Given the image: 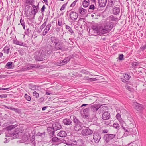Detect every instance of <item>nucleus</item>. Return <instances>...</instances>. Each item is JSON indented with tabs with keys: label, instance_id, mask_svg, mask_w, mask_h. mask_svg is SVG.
<instances>
[{
	"label": "nucleus",
	"instance_id": "obj_62",
	"mask_svg": "<svg viewBox=\"0 0 146 146\" xmlns=\"http://www.w3.org/2000/svg\"><path fill=\"white\" fill-rule=\"evenodd\" d=\"M46 8L45 5L44 4L43 5V6L42 7L41 9V11L42 13L44 12L45 11V9Z\"/></svg>",
	"mask_w": 146,
	"mask_h": 146
},
{
	"label": "nucleus",
	"instance_id": "obj_42",
	"mask_svg": "<svg viewBox=\"0 0 146 146\" xmlns=\"http://www.w3.org/2000/svg\"><path fill=\"white\" fill-rule=\"evenodd\" d=\"M108 107L107 106H102V108H100L99 110L101 111V112H102V113H103L104 111V110H108Z\"/></svg>",
	"mask_w": 146,
	"mask_h": 146
},
{
	"label": "nucleus",
	"instance_id": "obj_9",
	"mask_svg": "<svg viewBox=\"0 0 146 146\" xmlns=\"http://www.w3.org/2000/svg\"><path fill=\"white\" fill-rule=\"evenodd\" d=\"M120 6L117 5L114 6L112 9V13L115 15H118L120 12Z\"/></svg>",
	"mask_w": 146,
	"mask_h": 146
},
{
	"label": "nucleus",
	"instance_id": "obj_28",
	"mask_svg": "<svg viewBox=\"0 0 146 146\" xmlns=\"http://www.w3.org/2000/svg\"><path fill=\"white\" fill-rule=\"evenodd\" d=\"M31 33V31L30 30L29 28H28L25 30L24 32V33L26 35H28L29 36H30L31 35V36L33 37V35Z\"/></svg>",
	"mask_w": 146,
	"mask_h": 146
},
{
	"label": "nucleus",
	"instance_id": "obj_23",
	"mask_svg": "<svg viewBox=\"0 0 146 146\" xmlns=\"http://www.w3.org/2000/svg\"><path fill=\"white\" fill-rule=\"evenodd\" d=\"M72 58V56H69L67 57H65L63 60H62V62L64 65H65L68 62H69Z\"/></svg>",
	"mask_w": 146,
	"mask_h": 146
},
{
	"label": "nucleus",
	"instance_id": "obj_26",
	"mask_svg": "<svg viewBox=\"0 0 146 146\" xmlns=\"http://www.w3.org/2000/svg\"><path fill=\"white\" fill-rule=\"evenodd\" d=\"M90 3L89 0H84L82 2V5L84 7H88Z\"/></svg>",
	"mask_w": 146,
	"mask_h": 146
},
{
	"label": "nucleus",
	"instance_id": "obj_29",
	"mask_svg": "<svg viewBox=\"0 0 146 146\" xmlns=\"http://www.w3.org/2000/svg\"><path fill=\"white\" fill-rule=\"evenodd\" d=\"M12 64L13 62H9L7 63L5 68L9 69H13V68L14 66L12 67Z\"/></svg>",
	"mask_w": 146,
	"mask_h": 146
},
{
	"label": "nucleus",
	"instance_id": "obj_41",
	"mask_svg": "<svg viewBox=\"0 0 146 146\" xmlns=\"http://www.w3.org/2000/svg\"><path fill=\"white\" fill-rule=\"evenodd\" d=\"M128 130L131 135H133L135 134V130L134 129L130 128L128 129Z\"/></svg>",
	"mask_w": 146,
	"mask_h": 146
},
{
	"label": "nucleus",
	"instance_id": "obj_55",
	"mask_svg": "<svg viewBox=\"0 0 146 146\" xmlns=\"http://www.w3.org/2000/svg\"><path fill=\"white\" fill-rule=\"evenodd\" d=\"M121 125L122 128L123 129L124 131H125L128 130V128L127 127H125L122 124H121Z\"/></svg>",
	"mask_w": 146,
	"mask_h": 146
},
{
	"label": "nucleus",
	"instance_id": "obj_38",
	"mask_svg": "<svg viewBox=\"0 0 146 146\" xmlns=\"http://www.w3.org/2000/svg\"><path fill=\"white\" fill-rule=\"evenodd\" d=\"M32 7H33V10L31 11V12H33V11L36 12H38L40 9H38L35 5H33Z\"/></svg>",
	"mask_w": 146,
	"mask_h": 146
},
{
	"label": "nucleus",
	"instance_id": "obj_32",
	"mask_svg": "<svg viewBox=\"0 0 146 146\" xmlns=\"http://www.w3.org/2000/svg\"><path fill=\"white\" fill-rule=\"evenodd\" d=\"M90 109V108L87 107L85 108L83 110V113L84 114L86 117H88V113Z\"/></svg>",
	"mask_w": 146,
	"mask_h": 146
},
{
	"label": "nucleus",
	"instance_id": "obj_61",
	"mask_svg": "<svg viewBox=\"0 0 146 146\" xmlns=\"http://www.w3.org/2000/svg\"><path fill=\"white\" fill-rule=\"evenodd\" d=\"M146 49V43L145 44V45H144L142 46H141L140 47V49L142 51H144Z\"/></svg>",
	"mask_w": 146,
	"mask_h": 146
},
{
	"label": "nucleus",
	"instance_id": "obj_64",
	"mask_svg": "<svg viewBox=\"0 0 146 146\" xmlns=\"http://www.w3.org/2000/svg\"><path fill=\"white\" fill-rule=\"evenodd\" d=\"M138 63L137 62H135L132 63V66L133 67H135L138 64Z\"/></svg>",
	"mask_w": 146,
	"mask_h": 146
},
{
	"label": "nucleus",
	"instance_id": "obj_47",
	"mask_svg": "<svg viewBox=\"0 0 146 146\" xmlns=\"http://www.w3.org/2000/svg\"><path fill=\"white\" fill-rule=\"evenodd\" d=\"M46 23V21H45L44 23L40 26V29L41 31H42V29L45 27Z\"/></svg>",
	"mask_w": 146,
	"mask_h": 146
},
{
	"label": "nucleus",
	"instance_id": "obj_33",
	"mask_svg": "<svg viewBox=\"0 0 146 146\" xmlns=\"http://www.w3.org/2000/svg\"><path fill=\"white\" fill-rule=\"evenodd\" d=\"M35 2L34 0H25V3L27 5H33Z\"/></svg>",
	"mask_w": 146,
	"mask_h": 146
},
{
	"label": "nucleus",
	"instance_id": "obj_56",
	"mask_svg": "<svg viewBox=\"0 0 146 146\" xmlns=\"http://www.w3.org/2000/svg\"><path fill=\"white\" fill-rule=\"evenodd\" d=\"M67 3L68 2H67L66 3L64 4H63V5L61 7V8H60V11H62V10H64V9H65V7L67 5Z\"/></svg>",
	"mask_w": 146,
	"mask_h": 146
},
{
	"label": "nucleus",
	"instance_id": "obj_10",
	"mask_svg": "<svg viewBox=\"0 0 146 146\" xmlns=\"http://www.w3.org/2000/svg\"><path fill=\"white\" fill-rule=\"evenodd\" d=\"M78 13L74 11H72L70 13L69 16L70 19L72 21L76 20L78 17Z\"/></svg>",
	"mask_w": 146,
	"mask_h": 146
},
{
	"label": "nucleus",
	"instance_id": "obj_15",
	"mask_svg": "<svg viewBox=\"0 0 146 146\" xmlns=\"http://www.w3.org/2000/svg\"><path fill=\"white\" fill-rule=\"evenodd\" d=\"M47 131L48 134L50 137H52L54 135L55 131L52 127H48L47 128Z\"/></svg>",
	"mask_w": 146,
	"mask_h": 146
},
{
	"label": "nucleus",
	"instance_id": "obj_34",
	"mask_svg": "<svg viewBox=\"0 0 146 146\" xmlns=\"http://www.w3.org/2000/svg\"><path fill=\"white\" fill-rule=\"evenodd\" d=\"M66 29L68 30V31L69 32L68 33H69L70 32L71 35H73L74 34L73 30L72 29L71 27L68 25H66L65 26Z\"/></svg>",
	"mask_w": 146,
	"mask_h": 146
},
{
	"label": "nucleus",
	"instance_id": "obj_37",
	"mask_svg": "<svg viewBox=\"0 0 146 146\" xmlns=\"http://www.w3.org/2000/svg\"><path fill=\"white\" fill-rule=\"evenodd\" d=\"M22 139L24 141H26L29 139V136L28 135L24 134L22 135Z\"/></svg>",
	"mask_w": 146,
	"mask_h": 146
},
{
	"label": "nucleus",
	"instance_id": "obj_52",
	"mask_svg": "<svg viewBox=\"0 0 146 146\" xmlns=\"http://www.w3.org/2000/svg\"><path fill=\"white\" fill-rule=\"evenodd\" d=\"M33 96H35L36 98H38L39 96V94L38 93L36 92V91H34L33 93Z\"/></svg>",
	"mask_w": 146,
	"mask_h": 146
},
{
	"label": "nucleus",
	"instance_id": "obj_1",
	"mask_svg": "<svg viewBox=\"0 0 146 146\" xmlns=\"http://www.w3.org/2000/svg\"><path fill=\"white\" fill-rule=\"evenodd\" d=\"M114 27L113 23L112 22L107 23L103 27H102V34L107 33L110 32Z\"/></svg>",
	"mask_w": 146,
	"mask_h": 146
},
{
	"label": "nucleus",
	"instance_id": "obj_4",
	"mask_svg": "<svg viewBox=\"0 0 146 146\" xmlns=\"http://www.w3.org/2000/svg\"><path fill=\"white\" fill-rule=\"evenodd\" d=\"M116 136V134H105L103 137V139L107 143L110 142V140L115 138Z\"/></svg>",
	"mask_w": 146,
	"mask_h": 146
},
{
	"label": "nucleus",
	"instance_id": "obj_8",
	"mask_svg": "<svg viewBox=\"0 0 146 146\" xmlns=\"http://www.w3.org/2000/svg\"><path fill=\"white\" fill-rule=\"evenodd\" d=\"M45 56V54H44L43 53H39L37 55L35 56L34 58L35 59L36 61H43Z\"/></svg>",
	"mask_w": 146,
	"mask_h": 146
},
{
	"label": "nucleus",
	"instance_id": "obj_45",
	"mask_svg": "<svg viewBox=\"0 0 146 146\" xmlns=\"http://www.w3.org/2000/svg\"><path fill=\"white\" fill-rule=\"evenodd\" d=\"M124 56L123 54H119V55L118 59L120 61H122L124 59Z\"/></svg>",
	"mask_w": 146,
	"mask_h": 146
},
{
	"label": "nucleus",
	"instance_id": "obj_58",
	"mask_svg": "<svg viewBox=\"0 0 146 146\" xmlns=\"http://www.w3.org/2000/svg\"><path fill=\"white\" fill-rule=\"evenodd\" d=\"M78 1V0H76L74 1L70 5V7H74V6L76 4V3Z\"/></svg>",
	"mask_w": 146,
	"mask_h": 146
},
{
	"label": "nucleus",
	"instance_id": "obj_14",
	"mask_svg": "<svg viewBox=\"0 0 146 146\" xmlns=\"http://www.w3.org/2000/svg\"><path fill=\"white\" fill-rule=\"evenodd\" d=\"M52 127L55 131L60 130L62 128V126L59 123L56 122L53 123L52 125Z\"/></svg>",
	"mask_w": 146,
	"mask_h": 146
},
{
	"label": "nucleus",
	"instance_id": "obj_46",
	"mask_svg": "<svg viewBox=\"0 0 146 146\" xmlns=\"http://www.w3.org/2000/svg\"><path fill=\"white\" fill-rule=\"evenodd\" d=\"M131 135L129 133V130H127L125 131V132L123 135V137H127L128 136V135Z\"/></svg>",
	"mask_w": 146,
	"mask_h": 146
},
{
	"label": "nucleus",
	"instance_id": "obj_20",
	"mask_svg": "<svg viewBox=\"0 0 146 146\" xmlns=\"http://www.w3.org/2000/svg\"><path fill=\"white\" fill-rule=\"evenodd\" d=\"M83 124L82 123L80 124L75 125L74 127V130L76 131H78L81 130L82 128Z\"/></svg>",
	"mask_w": 146,
	"mask_h": 146
},
{
	"label": "nucleus",
	"instance_id": "obj_17",
	"mask_svg": "<svg viewBox=\"0 0 146 146\" xmlns=\"http://www.w3.org/2000/svg\"><path fill=\"white\" fill-rule=\"evenodd\" d=\"M99 6L101 7H103L105 6L107 2V0H98Z\"/></svg>",
	"mask_w": 146,
	"mask_h": 146
},
{
	"label": "nucleus",
	"instance_id": "obj_49",
	"mask_svg": "<svg viewBox=\"0 0 146 146\" xmlns=\"http://www.w3.org/2000/svg\"><path fill=\"white\" fill-rule=\"evenodd\" d=\"M31 8V7L29 5H26L25 8V12H28L29 11V9Z\"/></svg>",
	"mask_w": 146,
	"mask_h": 146
},
{
	"label": "nucleus",
	"instance_id": "obj_59",
	"mask_svg": "<svg viewBox=\"0 0 146 146\" xmlns=\"http://www.w3.org/2000/svg\"><path fill=\"white\" fill-rule=\"evenodd\" d=\"M18 52L21 55H23L24 54V51L22 49H20L18 50Z\"/></svg>",
	"mask_w": 146,
	"mask_h": 146
},
{
	"label": "nucleus",
	"instance_id": "obj_16",
	"mask_svg": "<svg viewBox=\"0 0 146 146\" xmlns=\"http://www.w3.org/2000/svg\"><path fill=\"white\" fill-rule=\"evenodd\" d=\"M63 123L64 125H70L72 124L71 120L68 118L64 119L63 121Z\"/></svg>",
	"mask_w": 146,
	"mask_h": 146
},
{
	"label": "nucleus",
	"instance_id": "obj_13",
	"mask_svg": "<svg viewBox=\"0 0 146 146\" xmlns=\"http://www.w3.org/2000/svg\"><path fill=\"white\" fill-rule=\"evenodd\" d=\"M110 118V114L108 111H104L102 114V118L104 120L109 119Z\"/></svg>",
	"mask_w": 146,
	"mask_h": 146
},
{
	"label": "nucleus",
	"instance_id": "obj_40",
	"mask_svg": "<svg viewBox=\"0 0 146 146\" xmlns=\"http://www.w3.org/2000/svg\"><path fill=\"white\" fill-rule=\"evenodd\" d=\"M24 97L26 100L28 101H30L31 100V97L28 95L27 94H25Z\"/></svg>",
	"mask_w": 146,
	"mask_h": 146
},
{
	"label": "nucleus",
	"instance_id": "obj_11",
	"mask_svg": "<svg viewBox=\"0 0 146 146\" xmlns=\"http://www.w3.org/2000/svg\"><path fill=\"white\" fill-rule=\"evenodd\" d=\"M74 143L76 146H84L83 140L80 138L78 139H75Z\"/></svg>",
	"mask_w": 146,
	"mask_h": 146
},
{
	"label": "nucleus",
	"instance_id": "obj_22",
	"mask_svg": "<svg viewBox=\"0 0 146 146\" xmlns=\"http://www.w3.org/2000/svg\"><path fill=\"white\" fill-rule=\"evenodd\" d=\"M78 11L80 14L84 15L86 14L87 10L82 7H80L78 9Z\"/></svg>",
	"mask_w": 146,
	"mask_h": 146
},
{
	"label": "nucleus",
	"instance_id": "obj_43",
	"mask_svg": "<svg viewBox=\"0 0 146 146\" xmlns=\"http://www.w3.org/2000/svg\"><path fill=\"white\" fill-rule=\"evenodd\" d=\"M110 18L112 21H115L118 19V18L114 16L111 15L110 16Z\"/></svg>",
	"mask_w": 146,
	"mask_h": 146
},
{
	"label": "nucleus",
	"instance_id": "obj_39",
	"mask_svg": "<svg viewBox=\"0 0 146 146\" xmlns=\"http://www.w3.org/2000/svg\"><path fill=\"white\" fill-rule=\"evenodd\" d=\"M38 87V86L31 85L29 86V88L31 90H36V88Z\"/></svg>",
	"mask_w": 146,
	"mask_h": 146
},
{
	"label": "nucleus",
	"instance_id": "obj_53",
	"mask_svg": "<svg viewBox=\"0 0 146 146\" xmlns=\"http://www.w3.org/2000/svg\"><path fill=\"white\" fill-rule=\"evenodd\" d=\"M13 110H14L15 112L18 113H19L21 112V110L18 108H13Z\"/></svg>",
	"mask_w": 146,
	"mask_h": 146
},
{
	"label": "nucleus",
	"instance_id": "obj_24",
	"mask_svg": "<svg viewBox=\"0 0 146 146\" xmlns=\"http://www.w3.org/2000/svg\"><path fill=\"white\" fill-rule=\"evenodd\" d=\"M58 136L62 137H64L67 135L66 132L64 131H60L58 134Z\"/></svg>",
	"mask_w": 146,
	"mask_h": 146
},
{
	"label": "nucleus",
	"instance_id": "obj_6",
	"mask_svg": "<svg viewBox=\"0 0 146 146\" xmlns=\"http://www.w3.org/2000/svg\"><path fill=\"white\" fill-rule=\"evenodd\" d=\"M93 133V131L89 129L88 127L83 129L81 132L83 136H88L92 134Z\"/></svg>",
	"mask_w": 146,
	"mask_h": 146
},
{
	"label": "nucleus",
	"instance_id": "obj_30",
	"mask_svg": "<svg viewBox=\"0 0 146 146\" xmlns=\"http://www.w3.org/2000/svg\"><path fill=\"white\" fill-rule=\"evenodd\" d=\"M17 126L16 125H10L6 127V129L8 131V132L9 133V131L13 129L14 128Z\"/></svg>",
	"mask_w": 146,
	"mask_h": 146
},
{
	"label": "nucleus",
	"instance_id": "obj_57",
	"mask_svg": "<svg viewBox=\"0 0 146 146\" xmlns=\"http://www.w3.org/2000/svg\"><path fill=\"white\" fill-rule=\"evenodd\" d=\"M131 77V76L129 75L126 74L125 76L124 77L125 79L127 80H129Z\"/></svg>",
	"mask_w": 146,
	"mask_h": 146
},
{
	"label": "nucleus",
	"instance_id": "obj_44",
	"mask_svg": "<svg viewBox=\"0 0 146 146\" xmlns=\"http://www.w3.org/2000/svg\"><path fill=\"white\" fill-rule=\"evenodd\" d=\"M91 9H92L93 10H94V9H97V10L98 9L95 7V6L94 5L92 4L90 5L88 8V11H89V10Z\"/></svg>",
	"mask_w": 146,
	"mask_h": 146
},
{
	"label": "nucleus",
	"instance_id": "obj_60",
	"mask_svg": "<svg viewBox=\"0 0 146 146\" xmlns=\"http://www.w3.org/2000/svg\"><path fill=\"white\" fill-rule=\"evenodd\" d=\"M59 142L62 143H66H66H67V142L66 140H64L63 139H59Z\"/></svg>",
	"mask_w": 146,
	"mask_h": 146
},
{
	"label": "nucleus",
	"instance_id": "obj_12",
	"mask_svg": "<svg viewBox=\"0 0 146 146\" xmlns=\"http://www.w3.org/2000/svg\"><path fill=\"white\" fill-rule=\"evenodd\" d=\"M134 107L137 111L140 112L143 109V105L137 102H135L134 104Z\"/></svg>",
	"mask_w": 146,
	"mask_h": 146
},
{
	"label": "nucleus",
	"instance_id": "obj_54",
	"mask_svg": "<svg viewBox=\"0 0 146 146\" xmlns=\"http://www.w3.org/2000/svg\"><path fill=\"white\" fill-rule=\"evenodd\" d=\"M51 26V24L50 23L48 24L47 25L46 28H45V30H47L49 31L50 28Z\"/></svg>",
	"mask_w": 146,
	"mask_h": 146
},
{
	"label": "nucleus",
	"instance_id": "obj_35",
	"mask_svg": "<svg viewBox=\"0 0 146 146\" xmlns=\"http://www.w3.org/2000/svg\"><path fill=\"white\" fill-rule=\"evenodd\" d=\"M10 48L8 46H6L5 47L2 51L4 52V53H6L7 54H8L9 52Z\"/></svg>",
	"mask_w": 146,
	"mask_h": 146
},
{
	"label": "nucleus",
	"instance_id": "obj_7",
	"mask_svg": "<svg viewBox=\"0 0 146 146\" xmlns=\"http://www.w3.org/2000/svg\"><path fill=\"white\" fill-rule=\"evenodd\" d=\"M102 105L99 104H94L91 105L90 108L92 111L93 112H96L101 107Z\"/></svg>",
	"mask_w": 146,
	"mask_h": 146
},
{
	"label": "nucleus",
	"instance_id": "obj_19",
	"mask_svg": "<svg viewBox=\"0 0 146 146\" xmlns=\"http://www.w3.org/2000/svg\"><path fill=\"white\" fill-rule=\"evenodd\" d=\"M57 46H56L55 49L57 50H63L64 51H67L68 50V48L63 47L62 46V43H60Z\"/></svg>",
	"mask_w": 146,
	"mask_h": 146
},
{
	"label": "nucleus",
	"instance_id": "obj_27",
	"mask_svg": "<svg viewBox=\"0 0 146 146\" xmlns=\"http://www.w3.org/2000/svg\"><path fill=\"white\" fill-rule=\"evenodd\" d=\"M115 0H108L107 6L109 7H113L114 5Z\"/></svg>",
	"mask_w": 146,
	"mask_h": 146
},
{
	"label": "nucleus",
	"instance_id": "obj_50",
	"mask_svg": "<svg viewBox=\"0 0 146 146\" xmlns=\"http://www.w3.org/2000/svg\"><path fill=\"white\" fill-rule=\"evenodd\" d=\"M113 127L115 128L119 129V125L117 123H115L113 125Z\"/></svg>",
	"mask_w": 146,
	"mask_h": 146
},
{
	"label": "nucleus",
	"instance_id": "obj_31",
	"mask_svg": "<svg viewBox=\"0 0 146 146\" xmlns=\"http://www.w3.org/2000/svg\"><path fill=\"white\" fill-rule=\"evenodd\" d=\"M74 141H75V139L74 140L70 139L68 142H67L66 145H75Z\"/></svg>",
	"mask_w": 146,
	"mask_h": 146
},
{
	"label": "nucleus",
	"instance_id": "obj_25",
	"mask_svg": "<svg viewBox=\"0 0 146 146\" xmlns=\"http://www.w3.org/2000/svg\"><path fill=\"white\" fill-rule=\"evenodd\" d=\"M73 121L74 123V125L82 123L80 122V121L77 119V118L75 116H73Z\"/></svg>",
	"mask_w": 146,
	"mask_h": 146
},
{
	"label": "nucleus",
	"instance_id": "obj_18",
	"mask_svg": "<svg viewBox=\"0 0 146 146\" xmlns=\"http://www.w3.org/2000/svg\"><path fill=\"white\" fill-rule=\"evenodd\" d=\"M13 43L14 44L20 45L21 46H23L24 47H27V46L26 44L23 43L21 41H19L17 40H13Z\"/></svg>",
	"mask_w": 146,
	"mask_h": 146
},
{
	"label": "nucleus",
	"instance_id": "obj_36",
	"mask_svg": "<svg viewBox=\"0 0 146 146\" xmlns=\"http://www.w3.org/2000/svg\"><path fill=\"white\" fill-rule=\"evenodd\" d=\"M32 14H30L28 15L27 16L31 19H34L35 16L36 14L37 13L36 12L33 11V12H31Z\"/></svg>",
	"mask_w": 146,
	"mask_h": 146
},
{
	"label": "nucleus",
	"instance_id": "obj_3",
	"mask_svg": "<svg viewBox=\"0 0 146 146\" xmlns=\"http://www.w3.org/2000/svg\"><path fill=\"white\" fill-rule=\"evenodd\" d=\"M92 29L94 31L96 32V34L92 35L95 36H96L97 35H101L102 34V27L99 26L98 27L96 25H92Z\"/></svg>",
	"mask_w": 146,
	"mask_h": 146
},
{
	"label": "nucleus",
	"instance_id": "obj_21",
	"mask_svg": "<svg viewBox=\"0 0 146 146\" xmlns=\"http://www.w3.org/2000/svg\"><path fill=\"white\" fill-rule=\"evenodd\" d=\"M50 40L52 43H53V45H54L55 43L60 41V40L58 38L54 36L51 37Z\"/></svg>",
	"mask_w": 146,
	"mask_h": 146
},
{
	"label": "nucleus",
	"instance_id": "obj_51",
	"mask_svg": "<svg viewBox=\"0 0 146 146\" xmlns=\"http://www.w3.org/2000/svg\"><path fill=\"white\" fill-rule=\"evenodd\" d=\"M62 19H59L58 21V25L59 26H61L62 27Z\"/></svg>",
	"mask_w": 146,
	"mask_h": 146
},
{
	"label": "nucleus",
	"instance_id": "obj_63",
	"mask_svg": "<svg viewBox=\"0 0 146 146\" xmlns=\"http://www.w3.org/2000/svg\"><path fill=\"white\" fill-rule=\"evenodd\" d=\"M49 31L47 30H45V29L44 30L42 33V35L43 36H45L46 34L48 33Z\"/></svg>",
	"mask_w": 146,
	"mask_h": 146
},
{
	"label": "nucleus",
	"instance_id": "obj_48",
	"mask_svg": "<svg viewBox=\"0 0 146 146\" xmlns=\"http://www.w3.org/2000/svg\"><path fill=\"white\" fill-rule=\"evenodd\" d=\"M52 140L53 142H59V139L56 137H54L52 139Z\"/></svg>",
	"mask_w": 146,
	"mask_h": 146
},
{
	"label": "nucleus",
	"instance_id": "obj_2",
	"mask_svg": "<svg viewBox=\"0 0 146 146\" xmlns=\"http://www.w3.org/2000/svg\"><path fill=\"white\" fill-rule=\"evenodd\" d=\"M23 131L22 130L20 129H17L14 131L10 132V133L11 136L13 138H17L21 137Z\"/></svg>",
	"mask_w": 146,
	"mask_h": 146
},
{
	"label": "nucleus",
	"instance_id": "obj_5",
	"mask_svg": "<svg viewBox=\"0 0 146 146\" xmlns=\"http://www.w3.org/2000/svg\"><path fill=\"white\" fill-rule=\"evenodd\" d=\"M93 138L94 142L98 143L101 139V134L98 132H95L93 133Z\"/></svg>",
	"mask_w": 146,
	"mask_h": 146
}]
</instances>
